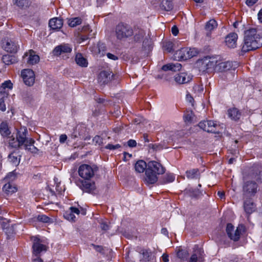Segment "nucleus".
<instances>
[{"instance_id":"1","label":"nucleus","mask_w":262,"mask_h":262,"mask_svg":"<svg viewBox=\"0 0 262 262\" xmlns=\"http://www.w3.org/2000/svg\"><path fill=\"white\" fill-rule=\"evenodd\" d=\"M262 46V36L257 33L256 29H250L245 32L244 44L242 48L243 52L254 50Z\"/></svg>"},{"instance_id":"2","label":"nucleus","mask_w":262,"mask_h":262,"mask_svg":"<svg viewBox=\"0 0 262 262\" xmlns=\"http://www.w3.org/2000/svg\"><path fill=\"white\" fill-rule=\"evenodd\" d=\"M165 171V168L161 163L155 161H149L145 171V183L148 185L155 183L158 181L157 175L163 174Z\"/></svg>"},{"instance_id":"3","label":"nucleus","mask_w":262,"mask_h":262,"mask_svg":"<svg viewBox=\"0 0 262 262\" xmlns=\"http://www.w3.org/2000/svg\"><path fill=\"white\" fill-rule=\"evenodd\" d=\"M28 130L26 127L21 126L16 129V137L13 135L9 137V146L15 149H19L24 146L30 138H27Z\"/></svg>"},{"instance_id":"4","label":"nucleus","mask_w":262,"mask_h":262,"mask_svg":"<svg viewBox=\"0 0 262 262\" xmlns=\"http://www.w3.org/2000/svg\"><path fill=\"white\" fill-rule=\"evenodd\" d=\"M134 34V30L128 25L123 23H119L115 28V35L117 39L125 40L132 36Z\"/></svg>"},{"instance_id":"5","label":"nucleus","mask_w":262,"mask_h":262,"mask_svg":"<svg viewBox=\"0 0 262 262\" xmlns=\"http://www.w3.org/2000/svg\"><path fill=\"white\" fill-rule=\"evenodd\" d=\"M199 52L195 48H183L176 52L174 57L179 60H186L197 56Z\"/></svg>"},{"instance_id":"6","label":"nucleus","mask_w":262,"mask_h":262,"mask_svg":"<svg viewBox=\"0 0 262 262\" xmlns=\"http://www.w3.org/2000/svg\"><path fill=\"white\" fill-rule=\"evenodd\" d=\"M97 170L98 167L95 165L92 166L88 164H82L78 168V173L84 180H90Z\"/></svg>"},{"instance_id":"7","label":"nucleus","mask_w":262,"mask_h":262,"mask_svg":"<svg viewBox=\"0 0 262 262\" xmlns=\"http://www.w3.org/2000/svg\"><path fill=\"white\" fill-rule=\"evenodd\" d=\"M243 199H248L254 195L257 190V184L254 181H248L246 182L243 187Z\"/></svg>"},{"instance_id":"8","label":"nucleus","mask_w":262,"mask_h":262,"mask_svg":"<svg viewBox=\"0 0 262 262\" xmlns=\"http://www.w3.org/2000/svg\"><path fill=\"white\" fill-rule=\"evenodd\" d=\"M198 126L201 129L208 133L219 134L220 132L217 129L219 125L212 120L201 121L199 123Z\"/></svg>"},{"instance_id":"9","label":"nucleus","mask_w":262,"mask_h":262,"mask_svg":"<svg viewBox=\"0 0 262 262\" xmlns=\"http://www.w3.org/2000/svg\"><path fill=\"white\" fill-rule=\"evenodd\" d=\"M217 60L215 57L206 56L200 61L201 68L203 71L212 69L217 67Z\"/></svg>"},{"instance_id":"10","label":"nucleus","mask_w":262,"mask_h":262,"mask_svg":"<svg viewBox=\"0 0 262 262\" xmlns=\"http://www.w3.org/2000/svg\"><path fill=\"white\" fill-rule=\"evenodd\" d=\"M21 76L24 83L28 85L32 86L35 82V74L31 69H25L21 71Z\"/></svg>"},{"instance_id":"11","label":"nucleus","mask_w":262,"mask_h":262,"mask_svg":"<svg viewBox=\"0 0 262 262\" xmlns=\"http://www.w3.org/2000/svg\"><path fill=\"white\" fill-rule=\"evenodd\" d=\"M114 75L109 70H104L101 71L98 76V82L102 85L106 84L112 80Z\"/></svg>"},{"instance_id":"12","label":"nucleus","mask_w":262,"mask_h":262,"mask_svg":"<svg viewBox=\"0 0 262 262\" xmlns=\"http://www.w3.org/2000/svg\"><path fill=\"white\" fill-rule=\"evenodd\" d=\"M204 254L202 249L195 245L193 249V252L191 256L189 262H204Z\"/></svg>"},{"instance_id":"13","label":"nucleus","mask_w":262,"mask_h":262,"mask_svg":"<svg viewBox=\"0 0 262 262\" xmlns=\"http://www.w3.org/2000/svg\"><path fill=\"white\" fill-rule=\"evenodd\" d=\"M72 47L69 44H61L56 47L53 50V54L58 56L63 54L70 53L72 51Z\"/></svg>"},{"instance_id":"14","label":"nucleus","mask_w":262,"mask_h":262,"mask_svg":"<svg viewBox=\"0 0 262 262\" xmlns=\"http://www.w3.org/2000/svg\"><path fill=\"white\" fill-rule=\"evenodd\" d=\"M32 248L33 253L36 256H38L41 252L47 251L46 246L41 244L40 239L37 237L34 238Z\"/></svg>"},{"instance_id":"15","label":"nucleus","mask_w":262,"mask_h":262,"mask_svg":"<svg viewBox=\"0 0 262 262\" xmlns=\"http://www.w3.org/2000/svg\"><path fill=\"white\" fill-rule=\"evenodd\" d=\"M234 226L230 223H228L226 227V232L229 237L234 241H237L240 237V231L238 228L234 230Z\"/></svg>"},{"instance_id":"16","label":"nucleus","mask_w":262,"mask_h":262,"mask_svg":"<svg viewBox=\"0 0 262 262\" xmlns=\"http://www.w3.org/2000/svg\"><path fill=\"white\" fill-rule=\"evenodd\" d=\"M87 180L81 181L79 187L83 191L92 193L96 188L95 184L94 182H91Z\"/></svg>"},{"instance_id":"17","label":"nucleus","mask_w":262,"mask_h":262,"mask_svg":"<svg viewBox=\"0 0 262 262\" xmlns=\"http://www.w3.org/2000/svg\"><path fill=\"white\" fill-rule=\"evenodd\" d=\"M192 79V76L186 73H180L176 75L174 80L178 84H184L190 82Z\"/></svg>"},{"instance_id":"18","label":"nucleus","mask_w":262,"mask_h":262,"mask_svg":"<svg viewBox=\"0 0 262 262\" xmlns=\"http://www.w3.org/2000/svg\"><path fill=\"white\" fill-rule=\"evenodd\" d=\"M24 59L27 60V63L33 65L37 63L39 60V57L35 54L33 50H30L29 53H26L24 56Z\"/></svg>"},{"instance_id":"19","label":"nucleus","mask_w":262,"mask_h":262,"mask_svg":"<svg viewBox=\"0 0 262 262\" xmlns=\"http://www.w3.org/2000/svg\"><path fill=\"white\" fill-rule=\"evenodd\" d=\"M158 9L161 11H170L173 9V0H158Z\"/></svg>"},{"instance_id":"20","label":"nucleus","mask_w":262,"mask_h":262,"mask_svg":"<svg viewBox=\"0 0 262 262\" xmlns=\"http://www.w3.org/2000/svg\"><path fill=\"white\" fill-rule=\"evenodd\" d=\"M237 39V34L235 33H230L226 37L225 42L226 45L230 48H234L236 46Z\"/></svg>"},{"instance_id":"21","label":"nucleus","mask_w":262,"mask_h":262,"mask_svg":"<svg viewBox=\"0 0 262 262\" xmlns=\"http://www.w3.org/2000/svg\"><path fill=\"white\" fill-rule=\"evenodd\" d=\"M49 26L52 30H58L63 26V20L57 17L53 18L49 20Z\"/></svg>"},{"instance_id":"22","label":"nucleus","mask_w":262,"mask_h":262,"mask_svg":"<svg viewBox=\"0 0 262 262\" xmlns=\"http://www.w3.org/2000/svg\"><path fill=\"white\" fill-rule=\"evenodd\" d=\"M0 134L3 137H7L9 139L11 131L9 129V126L7 122L3 121L0 124Z\"/></svg>"},{"instance_id":"23","label":"nucleus","mask_w":262,"mask_h":262,"mask_svg":"<svg viewBox=\"0 0 262 262\" xmlns=\"http://www.w3.org/2000/svg\"><path fill=\"white\" fill-rule=\"evenodd\" d=\"M34 143L35 140L30 138L29 140L24 145L25 149L33 154L37 153L38 149L34 145Z\"/></svg>"},{"instance_id":"24","label":"nucleus","mask_w":262,"mask_h":262,"mask_svg":"<svg viewBox=\"0 0 262 262\" xmlns=\"http://www.w3.org/2000/svg\"><path fill=\"white\" fill-rule=\"evenodd\" d=\"M228 115L232 120L237 121L241 118V113L237 108L234 107L228 110Z\"/></svg>"},{"instance_id":"25","label":"nucleus","mask_w":262,"mask_h":262,"mask_svg":"<svg viewBox=\"0 0 262 262\" xmlns=\"http://www.w3.org/2000/svg\"><path fill=\"white\" fill-rule=\"evenodd\" d=\"M233 67L232 62L227 61L219 63L217 65V70L220 72H226L231 69Z\"/></svg>"},{"instance_id":"26","label":"nucleus","mask_w":262,"mask_h":262,"mask_svg":"<svg viewBox=\"0 0 262 262\" xmlns=\"http://www.w3.org/2000/svg\"><path fill=\"white\" fill-rule=\"evenodd\" d=\"M244 207L245 211L247 213L251 214L254 211V203L252 201L251 199L249 198H248V199H244Z\"/></svg>"},{"instance_id":"27","label":"nucleus","mask_w":262,"mask_h":262,"mask_svg":"<svg viewBox=\"0 0 262 262\" xmlns=\"http://www.w3.org/2000/svg\"><path fill=\"white\" fill-rule=\"evenodd\" d=\"M184 193L191 198H198L202 192L199 189L187 188L184 190Z\"/></svg>"},{"instance_id":"28","label":"nucleus","mask_w":262,"mask_h":262,"mask_svg":"<svg viewBox=\"0 0 262 262\" xmlns=\"http://www.w3.org/2000/svg\"><path fill=\"white\" fill-rule=\"evenodd\" d=\"M181 68L182 66L179 63H171L163 66L162 69L165 71H171L172 72H176L177 71H179L181 69Z\"/></svg>"},{"instance_id":"29","label":"nucleus","mask_w":262,"mask_h":262,"mask_svg":"<svg viewBox=\"0 0 262 262\" xmlns=\"http://www.w3.org/2000/svg\"><path fill=\"white\" fill-rule=\"evenodd\" d=\"M140 253L143 255L142 260L143 261L147 262L154 259V256L149 249H143L141 251Z\"/></svg>"},{"instance_id":"30","label":"nucleus","mask_w":262,"mask_h":262,"mask_svg":"<svg viewBox=\"0 0 262 262\" xmlns=\"http://www.w3.org/2000/svg\"><path fill=\"white\" fill-rule=\"evenodd\" d=\"M147 168V163L143 160H139L135 165V170L139 173H142L146 171Z\"/></svg>"},{"instance_id":"31","label":"nucleus","mask_w":262,"mask_h":262,"mask_svg":"<svg viewBox=\"0 0 262 262\" xmlns=\"http://www.w3.org/2000/svg\"><path fill=\"white\" fill-rule=\"evenodd\" d=\"M2 60L3 62L7 65L14 64L17 62V58L15 56L9 54L3 55Z\"/></svg>"},{"instance_id":"32","label":"nucleus","mask_w":262,"mask_h":262,"mask_svg":"<svg viewBox=\"0 0 262 262\" xmlns=\"http://www.w3.org/2000/svg\"><path fill=\"white\" fill-rule=\"evenodd\" d=\"M145 34V31L143 29L138 28H135L133 34L134 35V40L135 41H141L143 38Z\"/></svg>"},{"instance_id":"33","label":"nucleus","mask_w":262,"mask_h":262,"mask_svg":"<svg viewBox=\"0 0 262 262\" xmlns=\"http://www.w3.org/2000/svg\"><path fill=\"white\" fill-rule=\"evenodd\" d=\"M75 61L80 67H86L88 66L87 60L80 53H78L76 55Z\"/></svg>"},{"instance_id":"34","label":"nucleus","mask_w":262,"mask_h":262,"mask_svg":"<svg viewBox=\"0 0 262 262\" xmlns=\"http://www.w3.org/2000/svg\"><path fill=\"white\" fill-rule=\"evenodd\" d=\"M4 47L5 50L9 52L15 53L17 51V45L12 41H7L6 45H4Z\"/></svg>"},{"instance_id":"35","label":"nucleus","mask_w":262,"mask_h":262,"mask_svg":"<svg viewBox=\"0 0 262 262\" xmlns=\"http://www.w3.org/2000/svg\"><path fill=\"white\" fill-rule=\"evenodd\" d=\"M200 175L199 170L194 168L186 171V177L189 179H197Z\"/></svg>"},{"instance_id":"36","label":"nucleus","mask_w":262,"mask_h":262,"mask_svg":"<svg viewBox=\"0 0 262 262\" xmlns=\"http://www.w3.org/2000/svg\"><path fill=\"white\" fill-rule=\"evenodd\" d=\"M3 190L8 194L14 193L17 190L16 188L9 182L4 185Z\"/></svg>"},{"instance_id":"37","label":"nucleus","mask_w":262,"mask_h":262,"mask_svg":"<svg viewBox=\"0 0 262 262\" xmlns=\"http://www.w3.org/2000/svg\"><path fill=\"white\" fill-rule=\"evenodd\" d=\"M8 95V94L6 92L0 91V110L3 112L6 111V108L4 103V99L7 97Z\"/></svg>"},{"instance_id":"38","label":"nucleus","mask_w":262,"mask_h":262,"mask_svg":"<svg viewBox=\"0 0 262 262\" xmlns=\"http://www.w3.org/2000/svg\"><path fill=\"white\" fill-rule=\"evenodd\" d=\"M217 24L215 20L212 19L207 22L205 26V29L207 31H211L216 28Z\"/></svg>"},{"instance_id":"39","label":"nucleus","mask_w":262,"mask_h":262,"mask_svg":"<svg viewBox=\"0 0 262 262\" xmlns=\"http://www.w3.org/2000/svg\"><path fill=\"white\" fill-rule=\"evenodd\" d=\"M82 23V19L80 17H74L68 20V25L71 27H75L79 25Z\"/></svg>"},{"instance_id":"40","label":"nucleus","mask_w":262,"mask_h":262,"mask_svg":"<svg viewBox=\"0 0 262 262\" xmlns=\"http://www.w3.org/2000/svg\"><path fill=\"white\" fill-rule=\"evenodd\" d=\"M14 4L19 8L28 7L31 4L30 0H15Z\"/></svg>"},{"instance_id":"41","label":"nucleus","mask_w":262,"mask_h":262,"mask_svg":"<svg viewBox=\"0 0 262 262\" xmlns=\"http://www.w3.org/2000/svg\"><path fill=\"white\" fill-rule=\"evenodd\" d=\"M175 179V177L172 173H166L162 178V184L172 182Z\"/></svg>"},{"instance_id":"42","label":"nucleus","mask_w":262,"mask_h":262,"mask_svg":"<svg viewBox=\"0 0 262 262\" xmlns=\"http://www.w3.org/2000/svg\"><path fill=\"white\" fill-rule=\"evenodd\" d=\"M37 220L39 222L45 223H49L52 222V219L44 214L38 215L37 217Z\"/></svg>"},{"instance_id":"43","label":"nucleus","mask_w":262,"mask_h":262,"mask_svg":"<svg viewBox=\"0 0 262 262\" xmlns=\"http://www.w3.org/2000/svg\"><path fill=\"white\" fill-rule=\"evenodd\" d=\"M12 87H13V84L11 82V81L7 80L2 83L1 88L0 89V91H2L3 92H6L5 89L6 88H7L8 89H12Z\"/></svg>"},{"instance_id":"44","label":"nucleus","mask_w":262,"mask_h":262,"mask_svg":"<svg viewBox=\"0 0 262 262\" xmlns=\"http://www.w3.org/2000/svg\"><path fill=\"white\" fill-rule=\"evenodd\" d=\"M17 176V172L15 170H13L12 172H9L5 178L6 181L10 182L11 181H14Z\"/></svg>"},{"instance_id":"45","label":"nucleus","mask_w":262,"mask_h":262,"mask_svg":"<svg viewBox=\"0 0 262 262\" xmlns=\"http://www.w3.org/2000/svg\"><path fill=\"white\" fill-rule=\"evenodd\" d=\"M65 219L69 221H74L75 219V215L72 213V212L69 209V210L67 211L63 215Z\"/></svg>"},{"instance_id":"46","label":"nucleus","mask_w":262,"mask_h":262,"mask_svg":"<svg viewBox=\"0 0 262 262\" xmlns=\"http://www.w3.org/2000/svg\"><path fill=\"white\" fill-rule=\"evenodd\" d=\"M8 159L11 163L15 165H18L20 160L17 157L14 156L13 153L10 154L8 156Z\"/></svg>"},{"instance_id":"47","label":"nucleus","mask_w":262,"mask_h":262,"mask_svg":"<svg viewBox=\"0 0 262 262\" xmlns=\"http://www.w3.org/2000/svg\"><path fill=\"white\" fill-rule=\"evenodd\" d=\"M164 50L167 52H171L173 51V43L171 41L165 42L163 45Z\"/></svg>"},{"instance_id":"48","label":"nucleus","mask_w":262,"mask_h":262,"mask_svg":"<svg viewBox=\"0 0 262 262\" xmlns=\"http://www.w3.org/2000/svg\"><path fill=\"white\" fill-rule=\"evenodd\" d=\"M22 97L27 102H30L32 99V94L27 91L23 93Z\"/></svg>"},{"instance_id":"49","label":"nucleus","mask_w":262,"mask_h":262,"mask_svg":"<svg viewBox=\"0 0 262 262\" xmlns=\"http://www.w3.org/2000/svg\"><path fill=\"white\" fill-rule=\"evenodd\" d=\"M149 147L155 151L160 150L164 148L162 144H150Z\"/></svg>"},{"instance_id":"50","label":"nucleus","mask_w":262,"mask_h":262,"mask_svg":"<svg viewBox=\"0 0 262 262\" xmlns=\"http://www.w3.org/2000/svg\"><path fill=\"white\" fill-rule=\"evenodd\" d=\"M14 226L15 225H12L11 226L8 227L5 230V232L7 235L9 236L15 233L14 231Z\"/></svg>"},{"instance_id":"51","label":"nucleus","mask_w":262,"mask_h":262,"mask_svg":"<svg viewBox=\"0 0 262 262\" xmlns=\"http://www.w3.org/2000/svg\"><path fill=\"white\" fill-rule=\"evenodd\" d=\"M93 143L99 145L102 144V139L99 136H96L93 139Z\"/></svg>"},{"instance_id":"52","label":"nucleus","mask_w":262,"mask_h":262,"mask_svg":"<svg viewBox=\"0 0 262 262\" xmlns=\"http://www.w3.org/2000/svg\"><path fill=\"white\" fill-rule=\"evenodd\" d=\"M121 147L120 145L119 144H117L116 145H113L111 144H108L106 145L105 147L106 149H108L110 150H115L116 149H118Z\"/></svg>"},{"instance_id":"53","label":"nucleus","mask_w":262,"mask_h":262,"mask_svg":"<svg viewBox=\"0 0 262 262\" xmlns=\"http://www.w3.org/2000/svg\"><path fill=\"white\" fill-rule=\"evenodd\" d=\"M91 246H92L97 252H99L100 253H103L104 249L102 246L99 245H96L93 244H92Z\"/></svg>"},{"instance_id":"54","label":"nucleus","mask_w":262,"mask_h":262,"mask_svg":"<svg viewBox=\"0 0 262 262\" xmlns=\"http://www.w3.org/2000/svg\"><path fill=\"white\" fill-rule=\"evenodd\" d=\"M100 228L102 230L107 231L110 229V225L106 222H103L100 224Z\"/></svg>"},{"instance_id":"55","label":"nucleus","mask_w":262,"mask_h":262,"mask_svg":"<svg viewBox=\"0 0 262 262\" xmlns=\"http://www.w3.org/2000/svg\"><path fill=\"white\" fill-rule=\"evenodd\" d=\"M184 119L185 121H191L192 120V112H191L190 113L187 114L184 116Z\"/></svg>"},{"instance_id":"56","label":"nucleus","mask_w":262,"mask_h":262,"mask_svg":"<svg viewBox=\"0 0 262 262\" xmlns=\"http://www.w3.org/2000/svg\"><path fill=\"white\" fill-rule=\"evenodd\" d=\"M127 145L130 147H134L137 145V142L135 140L130 139L127 141Z\"/></svg>"},{"instance_id":"57","label":"nucleus","mask_w":262,"mask_h":262,"mask_svg":"<svg viewBox=\"0 0 262 262\" xmlns=\"http://www.w3.org/2000/svg\"><path fill=\"white\" fill-rule=\"evenodd\" d=\"M255 179L257 181L262 182V171H259L258 174L256 173Z\"/></svg>"},{"instance_id":"58","label":"nucleus","mask_w":262,"mask_h":262,"mask_svg":"<svg viewBox=\"0 0 262 262\" xmlns=\"http://www.w3.org/2000/svg\"><path fill=\"white\" fill-rule=\"evenodd\" d=\"M106 56L109 59H112L114 60H116L118 59L117 56H116V55H115L112 53H107Z\"/></svg>"},{"instance_id":"59","label":"nucleus","mask_w":262,"mask_h":262,"mask_svg":"<svg viewBox=\"0 0 262 262\" xmlns=\"http://www.w3.org/2000/svg\"><path fill=\"white\" fill-rule=\"evenodd\" d=\"M70 210L72 212V213L74 214V213H76V214H79L80 213V211L76 207H71L70 208Z\"/></svg>"},{"instance_id":"60","label":"nucleus","mask_w":262,"mask_h":262,"mask_svg":"<svg viewBox=\"0 0 262 262\" xmlns=\"http://www.w3.org/2000/svg\"><path fill=\"white\" fill-rule=\"evenodd\" d=\"M171 32L173 35H174V36L177 35L179 33V30H178V28L175 26H173L171 28Z\"/></svg>"},{"instance_id":"61","label":"nucleus","mask_w":262,"mask_h":262,"mask_svg":"<svg viewBox=\"0 0 262 262\" xmlns=\"http://www.w3.org/2000/svg\"><path fill=\"white\" fill-rule=\"evenodd\" d=\"M258 0H247L246 3L248 6H252Z\"/></svg>"},{"instance_id":"62","label":"nucleus","mask_w":262,"mask_h":262,"mask_svg":"<svg viewBox=\"0 0 262 262\" xmlns=\"http://www.w3.org/2000/svg\"><path fill=\"white\" fill-rule=\"evenodd\" d=\"M67 139V136L65 134H62L60 135L59 138V141L61 143H64L66 140Z\"/></svg>"},{"instance_id":"63","label":"nucleus","mask_w":262,"mask_h":262,"mask_svg":"<svg viewBox=\"0 0 262 262\" xmlns=\"http://www.w3.org/2000/svg\"><path fill=\"white\" fill-rule=\"evenodd\" d=\"M162 259L164 262H168L169 261L168 255L166 253H164L162 256Z\"/></svg>"},{"instance_id":"64","label":"nucleus","mask_w":262,"mask_h":262,"mask_svg":"<svg viewBox=\"0 0 262 262\" xmlns=\"http://www.w3.org/2000/svg\"><path fill=\"white\" fill-rule=\"evenodd\" d=\"M258 18L259 21L262 23V9L260 10L258 13Z\"/></svg>"}]
</instances>
